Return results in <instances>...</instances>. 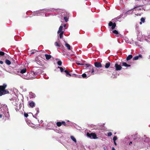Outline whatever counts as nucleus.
Listing matches in <instances>:
<instances>
[{"instance_id":"f257e3e1","label":"nucleus","mask_w":150,"mask_h":150,"mask_svg":"<svg viewBox=\"0 0 150 150\" xmlns=\"http://www.w3.org/2000/svg\"><path fill=\"white\" fill-rule=\"evenodd\" d=\"M27 71L26 68H24L22 69H20L18 70V72H20L21 74L19 75L23 79H32L34 78V77H30L32 75L35 74V73L33 72L29 74L27 73L26 74H23L25 73Z\"/></svg>"},{"instance_id":"f03ea898","label":"nucleus","mask_w":150,"mask_h":150,"mask_svg":"<svg viewBox=\"0 0 150 150\" xmlns=\"http://www.w3.org/2000/svg\"><path fill=\"white\" fill-rule=\"evenodd\" d=\"M85 67L87 68V69H89L90 70L88 71L87 73H88L89 75H94L96 74L97 73H99L100 72H102L103 70L102 69H100L99 70H98L97 72L96 71V69L93 66L90 64H85Z\"/></svg>"},{"instance_id":"7ed1b4c3","label":"nucleus","mask_w":150,"mask_h":150,"mask_svg":"<svg viewBox=\"0 0 150 150\" xmlns=\"http://www.w3.org/2000/svg\"><path fill=\"white\" fill-rule=\"evenodd\" d=\"M63 11L61 9H57V15L58 17H60L61 16L62 18H63L66 22H67L68 21L69 17L66 16L65 13L62 12Z\"/></svg>"},{"instance_id":"20e7f679","label":"nucleus","mask_w":150,"mask_h":150,"mask_svg":"<svg viewBox=\"0 0 150 150\" xmlns=\"http://www.w3.org/2000/svg\"><path fill=\"white\" fill-rule=\"evenodd\" d=\"M66 24H62L59 28V30L57 33L59 34V36L60 38H62L63 36V34L64 33V31L63 30V28L66 29Z\"/></svg>"},{"instance_id":"39448f33","label":"nucleus","mask_w":150,"mask_h":150,"mask_svg":"<svg viewBox=\"0 0 150 150\" xmlns=\"http://www.w3.org/2000/svg\"><path fill=\"white\" fill-rule=\"evenodd\" d=\"M7 85L6 83H4L2 86H0V96L8 93V91L5 90L6 87Z\"/></svg>"},{"instance_id":"423d86ee","label":"nucleus","mask_w":150,"mask_h":150,"mask_svg":"<svg viewBox=\"0 0 150 150\" xmlns=\"http://www.w3.org/2000/svg\"><path fill=\"white\" fill-rule=\"evenodd\" d=\"M52 11L50 9H44L40 10L33 13V15L34 16L39 15V14L40 13H45L47 12Z\"/></svg>"},{"instance_id":"0eeeda50","label":"nucleus","mask_w":150,"mask_h":150,"mask_svg":"<svg viewBox=\"0 0 150 150\" xmlns=\"http://www.w3.org/2000/svg\"><path fill=\"white\" fill-rule=\"evenodd\" d=\"M49 129H55L56 127L55 124H54L52 122H50L48 125Z\"/></svg>"},{"instance_id":"6e6552de","label":"nucleus","mask_w":150,"mask_h":150,"mask_svg":"<svg viewBox=\"0 0 150 150\" xmlns=\"http://www.w3.org/2000/svg\"><path fill=\"white\" fill-rule=\"evenodd\" d=\"M62 125L64 126H69V124H67L66 123L65 121H62V122H57V126L59 127L61 126Z\"/></svg>"},{"instance_id":"1a4fd4ad","label":"nucleus","mask_w":150,"mask_h":150,"mask_svg":"<svg viewBox=\"0 0 150 150\" xmlns=\"http://www.w3.org/2000/svg\"><path fill=\"white\" fill-rule=\"evenodd\" d=\"M108 25L110 27H111L112 29L113 30L116 26V24L115 23H113L110 21L108 23Z\"/></svg>"},{"instance_id":"9d476101","label":"nucleus","mask_w":150,"mask_h":150,"mask_svg":"<svg viewBox=\"0 0 150 150\" xmlns=\"http://www.w3.org/2000/svg\"><path fill=\"white\" fill-rule=\"evenodd\" d=\"M123 16V14L120 15L119 17H117L116 18H115L114 19H113L112 20V21H111L113 22V23H115L120 18L122 17H122Z\"/></svg>"},{"instance_id":"9b49d317","label":"nucleus","mask_w":150,"mask_h":150,"mask_svg":"<svg viewBox=\"0 0 150 150\" xmlns=\"http://www.w3.org/2000/svg\"><path fill=\"white\" fill-rule=\"evenodd\" d=\"M115 68L116 71H119L121 70L122 69V67L120 65H118L117 63H115Z\"/></svg>"},{"instance_id":"f8f14e48","label":"nucleus","mask_w":150,"mask_h":150,"mask_svg":"<svg viewBox=\"0 0 150 150\" xmlns=\"http://www.w3.org/2000/svg\"><path fill=\"white\" fill-rule=\"evenodd\" d=\"M62 132V130L59 128L58 129L57 128V133H58V134H57V136L58 137L60 138L62 136V134H60Z\"/></svg>"},{"instance_id":"ddd939ff","label":"nucleus","mask_w":150,"mask_h":150,"mask_svg":"<svg viewBox=\"0 0 150 150\" xmlns=\"http://www.w3.org/2000/svg\"><path fill=\"white\" fill-rule=\"evenodd\" d=\"M142 56L141 54H140L138 56L134 57L133 58V60H136L138 59H142Z\"/></svg>"},{"instance_id":"4468645a","label":"nucleus","mask_w":150,"mask_h":150,"mask_svg":"<svg viewBox=\"0 0 150 150\" xmlns=\"http://www.w3.org/2000/svg\"><path fill=\"white\" fill-rule=\"evenodd\" d=\"M95 67L97 68L101 67H102L101 63L99 62H96L94 63Z\"/></svg>"},{"instance_id":"2eb2a0df","label":"nucleus","mask_w":150,"mask_h":150,"mask_svg":"<svg viewBox=\"0 0 150 150\" xmlns=\"http://www.w3.org/2000/svg\"><path fill=\"white\" fill-rule=\"evenodd\" d=\"M10 100L11 101V102H10V103H16L17 102V100L16 99V97H14L13 98H12L11 99H10Z\"/></svg>"},{"instance_id":"dca6fc26","label":"nucleus","mask_w":150,"mask_h":150,"mask_svg":"<svg viewBox=\"0 0 150 150\" xmlns=\"http://www.w3.org/2000/svg\"><path fill=\"white\" fill-rule=\"evenodd\" d=\"M133 9H132L129 10L128 11L126 12L125 13V14H131L132 13V12L133 11Z\"/></svg>"},{"instance_id":"f3484780","label":"nucleus","mask_w":150,"mask_h":150,"mask_svg":"<svg viewBox=\"0 0 150 150\" xmlns=\"http://www.w3.org/2000/svg\"><path fill=\"white\" fill-rule=\"evenodd\" d=\"M98 137L94 133H92V138L91 139H97Z\"/></svg>"},{"instance_id":"a211bd4d","label":"nucleus","mask_w":150,"mask_h":150,"mask_svg":"<svg viewBox=\"0 0 150 150\" xmlns=\"http://www.w3.org/2000/svg\"><path fill=\"white\" fill-rule=\"evenodd\" d=\"M29 97L30 98H33L35 97V95L34 93H33L32 92L29 93Z\"/></svg>"},{"instance_id":"6ab92c4d","label":"nucleus","mask_w":150,"mask_h":150,"mask_svg":"<svg viewBox=\"0 0 150 150\" xmlns=\"http://www.w3.org/2000/svg\"><path fill=\"white\" fill-rule=\"evenodd\" d=\"M145 18L144 17H142L140 19L141 22L139 23V24L141 25L142 24V22L144 23L145 22Z\"/></svg>"},{"instance_id":"aec40b11","label":"nucleus","mask_w":150,"mask_h":150,"mask_svg":"<svg viewBox=\"0 0 150 150\" xmlns=\"http://www.w3.org/2000/svg\"><path fill=\"white\" fill-rule=\"evenodd\" d=\"M70 138L75 143L77 142L76 140V138L73 136H70Z\"/></svg>"},{"instance_id":"412c9836","label":"nucleus","mask_w":150,"mask_h":150,"mask_svg":"<svg viewBox=\"0 0 150 150\" xmlns=\"http://www.w3.org/2000/svg\"><path fill=\"white\" fill-rule=\"evenodd\" d=\"M59 69L60 71L62 73L65 70L62 67H57V69Z\"/></svg>"},{"instance_id":"4be33fe9","label":"nucleus","mask_w":150,"mask_h":150,"mask_svg":"<svg viewBox=\"0 0 150 150\" xmlns=\"http://www.w3.org/2000/svg\"><path fill=\"white\" fill-rule=\"evenodd\" d=\"M28 106L29 108H33L35 106V104H28Z\"/></svg>"},{"instance_id":"5701e85b","label":"nucleus","mask_w":150,"mask_h":150,"mask_svg":"<svg viewBox=\"0 0 150 150\" xmlns=\"http://www.w3.org/2000/svg\"><path fill=\"white\" fill-rule=\"evenodd\" d=\"M133 57V56L132 55L130 54L127 57L126 60L127 61H128L132 59Z\"/></svg>"},{"instance_id":"b1692460","label":"nucleus","mask_w":150,"mask_h":150,"mask_svg":"<svg viewBox=\"0 0 150 150\" xmlns=\"http://www.w3.org/2000/svg\"><path fill=\"white\" fill-rule=\"evenodd\" d=\"M64 72L66 73V76H71V74L69 73V72L67 70H65L64 71Z\"/></svg>"},{"instance_id":"393cba45","label":"nucleus","mask_w":150,"mask_h":150,"mask_svg":"<svg viewBox=\"0 0 150 150\" xmlns=\"http://www.w3.org/2000/svg\"><path fill=\"white\" fill-rule=\"evenodd\" d=\"M65 46L69 50H71V46L68 43H66L65 44Z\"/></svg>"},{"instance_id":"a878e982","label":"nucleus","mask_w":150,"mask_h":150,"mask_svg":"<svg viewBox=\"0 0 150 150\" xmlns=\"http://www.w3.org/2000/svg\"><path fill=\"white\" fill-rule=\"evenodd\" d=\"M45 56L46 57V59L47 60L50 59L51 58V56L50 55L45 54Z\"/></svg>"},{"instance_id":"bb28decb","label":"nucleus","mask_w":150,"mask_h":150,"mask_svg":"<svg viewBox=\"0 0 150 150\" xmlns=\"http://www.w3.org/2000/svg\"><path fill=\"white\" fill-rule=\"evenodd\" d=\"M5 63L8 65H9L11 64V62L8 59H6L5 60Z\"/></svg>"},{"instance_id":"cd10ccee","label":"nucleus","mask_w":150,"mask_h":150,"mask_svg":"<svg viewBox=\"0 0 150 150\" xmlns=\"http://www.w3.org/2000/svg\"><path fill=\"white\" fill-rule=\"evenodd\" d=\"M110 62L106 63L105 65V67L106 68H108L110 66Z\"/></svg>"},{"instance_id":"c85d7f7f","label":"nucleus","mask_w":150,"mask_h":150,"mask_svg":"<svg viewBox=\"0 0 150 150\" xmlns=\"http://www.w3.org/2000/svg\"><path fill=\"white\" fill-rule=\"evenodd\" d=\"M92 133H87V136L90 138V139H91L92 138Z\"/></svg>"},{"instance_id":"c756f323","label":"nucleus","mask_w":150,"mask_h":150,"mask_svg":"<svg viewBox=\"0 0 150 150\" xmlns=\"http://www.w3.org/2000/svg\"><path fill=\"white\" fill-rule=\"evenodd\" d=\"M57 64L59 66H61L62 64V62L61 60H59L57 62Z\"/></svg>"},{"instance_id":"7c9ffc66","label":"nucleus","mask_w":150,"mask_h":150,"mask_svg":"<svg viewBox=\"0 0 150 150\" xmlns=\"http://www.w3.org/2000/svg\"><path fill=\"white\" fill-rule=\"evenodd\" d=\"M112 32L114 34H115L116 35L118 34H119L118 32L116 30H113V31H112Z\"/></svg>"},{"instance_id":"2f4dec72","label":"nucleus","mask_w":150,"mask_h":150,"mask_svg":"<svg viewBox=\"0 0 150 150\" xmlns=\"http://www.w3.org/2000/svg\"><path fill=\"white\" fill-rule=\"evenodd\" d=\"M62 46L61 44H60L58 43L57 42V48H59L61 47V46Z\"/></svg>"},{"instance_id":"473e14b6","label":"nucleus","mask_w":150,"mask_h":150,"mask_svg":"<svg viewBox=\"0 0 150 150\" xmlns=\"http://www.w3.org/2000/svg\"><path fill=\"white\" fill-rule=\"evenodd\" d=\"M37 52V51L36 50H32L31 51V54H33Z\"/></svg>"},{"instance_id":"72a5a7b5","label":"nucleus","mask_w":150,"mask_h":150,"mask_svg":"<svg viewBox=\"0 0 150 150\" xmlns=\"http://www.w3.org/2000/svg\"><path fill=\"white\" fill-rule=\"evenodd\" d=\"M5 54V53L3 52L0 51V56H3Z\"/></svg>"},{"instance_id":"f704fd0d","label":"nucleus","mask_w":150,"mask_h":150,"mask_svg":"<svg viewBox=\"0 0 150 150\" xmlns=\"http://www.w3.org/2000/svg\"><path fill=\"white\" fill-rule=\"evenodd\" d=\"M117 139V137L116 136H115L113 138V142H115Z\"/></svg>"},{"instance_id":"c9c22d12","label":"nucleus","mask_w":150,"mask_h":150,"mask_svg":"<svg viewBox=\"0 0 150 150\" xmlns=\"http://www.w3.org/2000/svg\"><path fill=\"white\" fill-rule=\"evenodd\" d=\"M122 65L125 67H127V64L126 62H122Z\"/></svg>"},{"instance_id":"e433bc0d","label":"nucleus","mask_w":150,"mask_h":150,"mask_svg":"<svg viewBox=\"0 0 150 150\" xmlns=\"http://www.w3.org/2000/svg\"><path fill=\"white\" fill-rule=\"evenodd\" d=\"M78 61H77V62H76V64H78V65H84V67H85V64H81L79 62H78Z\"/></svg>"},{"instance_id":"4c0bfd02","label":"nucleus","mask_w":150,"mask_h":150,"mask_svg":"<svg viewBox=\"0 0 150 150\" xmlns=\"http://www.w3.org/2000/svg\"><path fill=\"white\" fill-rule=\"evenodd\" d=\"M112 134L111 132H108L107 133L108 136V137H110L112 135Z\"/></svg>"},{"instance_id":"58836bf2","label":"nucleus","mask_w":150,"mask_h":150,"mask_svg":"<svg viewBox=\"0 0 150 150\" xmlns=\"http://www.w3.org/2000/svg\"><path fill=\"white\" fill-rule=\"evenodd\" d=\"M81 76L83 78H86L87 77V75L86 74H85V73H84Z\"/></svg>"},{"instance_id":"ea45409f","label":"nucleus","mask_w":150,"mask_h":150,"mask_svg":"<svg viewBox=\"0 0 150 150\" xmlns=\"http://www.w3.org/2000/svg\"><path fill=\"white\" fill-rule=\"evenodd\" d=\"M24 116L25 117H27L28 116V113L25 112L24 113Z\"/></svg>"},{"instance_id":"a19ab883","label":"nucleus","mask_w":150,"mask_h":150,"mask_svg":"<svg viewBox=\"0 0 150 150\" xmlns=\"http://www.w3.org/2000/svg\"><path fill=\"white\" fill-rule=\"evenodd\" d=\"M36 110H37V112H36V114H38L39 112V108H36Z\"/></svg>"},{"instance_id":"79ce46f5","label":"nucleus","mask_w":150,"mask_h":150,"mask_svg":"<svg viewBox=\"0 0 150 150\" xmlns=\"http://www.w3.org/2000/svg\"><path fill=\"white\" fill-rule=\"evenodd\" d=\"M135 43L136 45L137 46H138L139 47L140 46L139 45H137V43H138L137 42H135Z\"/></svg>"},{"instance_id":"37998d69","label":"nucleus","mask_w":150,"mask_h":150,"mask_svg":"<svg viewBox=\"0 0 150 150\" xmlns=\"http://www.w3.org/2000/svg\"><path fill=\"white\" fill-rule=\"evenodd\" d=\"M135 8L136 9L135 10L136 11V10H137H137H141V9L140 8H139L138 9H137V8H136V7L134 8Z\"/></svg>"},{"instance_id":"c03bdc74","label":"nucleus","mask_w":150,"mask_h":150,"mask_svg":"<svg viewBox=\"0 0 150 150\" xmlns=\"http://www.w3.org/2000/svg\"><path fill=\"white\" fill-rule=\"evenodd\" d=\"M3 62L2 61L0 60V64H3Z\"/></svg>"},{"instance_id":"a18cd8bd","label":"nucleus","mask_w":150,"mask_h":150,"mask_svg":"<svg viewBox=\"0 0 150 150\" xmlns=\"http://www.w3.org/2000/svg\"><path fill=\"white\" fill-rule=\"evenodd\" d=\"M23 91H27V89L26 88H24V89H23Z\"/></svg>"},{"instance_id":"49530a36","label":"nucleus","mask_w":150,"mask_h":150,"mask_svg":"<svg viewBox=\"0 0 150 150\" xmlns=\"http://www.w3.org/2000/svg\"><path fill=\"white\" fill-rule=\"evenodd\" d=\"M114 144L115 145V146H116L117 145V143H116V142H114Z\"/></svg>"},{"instance_id":"de8ad7c7","label":"nucleus","mask_w":150,"mask_h":150,"mask_svg":"<svg viewBox=\"0 0 150 150\" xmlns=\"http://www.w3.org/2000/svg\"><path fill=\"white\" fill-rule=\"evenodd\" d=\"M29 103H35L33 101H30Z\"/></svg>"},{"instance_id":"09e8293b","label":"nucleus","mask_w":150,"mask_h":150,"mask_svg":"<svg viewBox=\"0 0 150 150\" xmlns=\"http://www.w3.org/2000/svg\"><path fill=\"white\" fill-rule=\"evenodd\" d=\"M131 66V65L129 64H127V67H130Z\"/></svg>"},{"instance_id":"8fccbe9b","label":"nucleus","mask_w":150,"mask_h":150,"mask_svg":"<svg viewBox=\"0 0 150 150\" xmlns=\"http://www.w3.org/2000/svg\"><path fill=\"white\" fill-rule=\"evenodd\" d=\"M112 150H116L114 147H112Z\"/></svg>"},{"instance_id":"3c124183","label":"nucleus","mask_w":150,"mask_h":150,"mask_svg":"<svg viewBox=\"0 0 150 150\" xmlns=\"http://www.w3.org/2000/svg\"><path fill=\"white\" fill-rule=\"evenodd\" d=\"M132 142H130L129 143V145H130L131 144H132Z\"/></svg>"},{"instance_id":"603ef678","label":"nucleus","mask_w":150,"mask_h":150,"mask_svg":"<svg viewBox=\"0 0 150 150\" xmlns=\"http://www.w3.org/2000/svg\"><path fill=\"white\" fill-rule=\"evenodd\" d=\"M2 115L1 114H0V118H1L2 117Z\"/></svg>"},{"instance_id":"864d4df0","label":"nucleus","mask_w":150,"mask_h":150,"mask_svg":"<svg viewBox=\"0 0 150 150\" xmlns=\"http://www.w3.org/2000/svg\"><path fill=\"white\" fill-rule=\"evenodd\" d=\"M54 44L56 46V42H55Z\"/></svg>"},{"instance_id":"5fc2aeb1","label":"nucleus","mask_w":150,"mask_h":150,"mask_svg":"<svg viewBox=\"0 0 150 150\" xmlns=\"http://www.w3.org/2000/svg\"><path fill=\"white\" fill-rule=\"evenodd\" d=\"M137 26H136V29L137 30Z\"/></svg>"},{"instance_id":"6e6d98bb","label":"nucleus","mask_w":150,"mask_h":150,"mask_svg":"<svg viewBox=\"0 0 150 150\" xmlns=\"http://www.w3.org/2000/svg\"><path fill=\"white\" fill-rule=\"evenodd\" d=\"M69 120H68L67 121V122H69Z\"/></svg>"},{"instance_id":"4d7b16f0","label":"nucleus","mask_w":150,"mask_h":150,"mask_svg":"<svg viewBox=\"0 0 150 150\" xmlns=\"http://www.w3.org/2000/svg\"><path fill=\"white\" fill-rule=\"evenodd\" d=\"M45 16H47L46 14H45Z\"/></svg>"},{"instance_id":"13d9d810","label":"nucleus","mask_w":150,"mask_h":150,"mask_svg":"<svg viewBox=\"0 0 150 150\" xmlns=\"http://www.w3.org/2000/svg\"><path fill=\"white\" fill-rule=\"evenodd\" d=\"M22 102H23V100L22 99Z\"/></svg>"},{"instance_id":"bf43d9fd","label":"nucleus","mask_w":150,"mask_h":150,"mask_svg":"<svg viewBox=\"0 0 150 150\" xmlns=\"http://www.w3.org/2000/svg\"><path fill=\"white\" fill-rule=\"evenodd\" d=\"M149 58H150V55L149 56Z\"/></svg>"}]
</instances>
